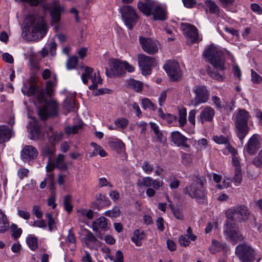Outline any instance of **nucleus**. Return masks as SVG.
<instances>
[{
  "instance_id": "obj_1",
  "label": "nucleus",
  "mask_w": 262,
  "mask_h": 262,
  "mask_svg": "<svg viewBox=\"0 0 262 262\" xmlns=\"http://www.w3.org/2000/svg\"><path fill=\"white\" fill-rule=\"evenodd\" d=\"M205 183L206 180L203 177L196 176L192 183L183 189V192L196 199L198 203L205 204L207 203L206 191L204 187Z\"/></svg>"
},
{
  "instance_id": "obj_2",
  "label": "nucleus",
  "mask_w": 262,
  "mask_h": 262,
  "mask_svg": "<svg viewBox=\"0 0 262 262\" xmlns=\"http://www.w3.org/2000/svg\"><path fill=\"white\" fill-rule=\"evenodd\" d=\"M249 112L244 109H240L235 115L234 124L236 133L239 139L242 141L249 132L248 121Z\"/></svg>"
},
{
  "instance_id": "obj_3",
  "label": "nucleus",
  "mask_w": 262,
  "mask_h": 262,
  "mask_svg": "<svg viewBox=\"0 0 262 262\" xmlns=\"http://www.w3.org/2000/svg\"><path fill=\"white\" fill-rule=\"evenodd\" d=\"M203 56L207 58L210 64L217 70L220 71L224 70L225 61L223 53L217 47L211 45L204 50Z\"/></svg>"
},
{
  "instance_id": "obj_4",
  "label": "nucleus",
  "mask_w": 262,
  "mask_h": 262,
  "mask_svg": "<svg viewBox=\"0 0 262 262\" xmlns=\"http://www.w3.org/2000/svg\"><path fill=\"white\" fill-rule=\"evenodd\" d=\"M28 32L31 33L34 39H41L46 34L47 28L42 18L36 20L34 16L30 17Z\"/></svg>"
},
{
  "instance_id": "obj_5",
  "label": "nucleus",
  "mask_w": 262,
  "mask_h": 262,
  "mask_svg": "<svg viewBox=\"0 0 262 262\" xmlns=\"http://www.w3.org/2000/svg\"><path fill=\"white\" fill-rule=\"evenodd\" d=\"M250 214L249 208L245 205H241L228 209L225 214L227 219L235 220L242 222L248 219Z\"/></svg>"
},
{
  "instance_id": "obj_6",
  "label": "nucleus",
  "mask_w": 262,
  "mask_h": 262,
  "mask_svg": "<svg viewBox=\"0 0 262 262\" xmlns=\"http://www.w3.org/2000/svg\"><path fill=\"white\" fill-rule=\"evenodd\" d=\"M235 220H229L226 221L224 232L226 238L232 244L235 245L237 242L243 240V237L238 231V227L235 223Z\"/></svg>"
},
{
  "instance_id": "obj_7",
  "label": "nucleus",
  "mask_w": 262,
  "mask_h": 262,
  "mask_svg": "<svg viewBox=\"0 0 262 262\" xmlns=\"http://www.w3.org/2000/svg\"><path fill=\"white\" fill-rule=\"evenodd\" d=\"M235 254L242 262H252L255 259V252L250 246L242 243L236 246Z\"/></svg>"
},
{
  "instance_id": "obj_8",
  "label": "nucleus",
  "mask_w": 262,
  "mask_h": 262,
  "mask_svg": "<svg viewBox=\"0 0 262 262\" xmlns=\"http://www.w3.org/2000/svg\"><path fill=\"white\" fill-rule=\"evenodd\" d=\"M119 12L126 26L129 30H132L138 19L135 10L131 6L126 5L121 7Z\"/></svg>"
},
{
  "instance_id": "obj_9",
  "label": "nucleus",
  "mask_w": 262,
  "mask_h": 262,
  "mask_svg": "<svg viewBox=\"0 0 262 262\" xmlns=\"http://www.w3.org/2000/svg\"><path fill=\"white\" fill-rule=\"evenodd\" d=\"M58 103L53 100L46 102L45 105L39 108L38 114L40 118L45 121L50 116H57L58 113Z\"/></svg>"
},
{
  "instance_id": "obj_10",
  "label": "nucleus",
  "mask_w": 262,
  "mask_h": 262,
  "mask_svg": "<svg viewBox=\"0 0 262 262\" xmlns=\"http://www.w3.org/2000/svg\"><path fill=\"white\" fill-rule=\"evenodd\" d=\"M163 68L171 81H177L181 80L182 73L178 62L175 60H168L163 66Z\"/></svg>"
},
{
  "instance_id": "obj_11",
  "label": "nucleus",
  "mask_w": 262,
  "mask_h": 262,
  "mask_svg": "<svg viewBox=\"0 0 262 262\" xmlns=\"http://www.w3.org/2000/svg\"><path fill=\"white\" fill-rule=\"evenodd\" d=\"M139 40L142 49L148 54L154 55L158 52V42L156 40L140 36Z\"/></svg>"
},
{
  "instance_id": "obj_12",
  "label": "nucleus",
  "mask_w": 262,
  "mask_h": 262,
  "mask_svg": "<svg viewBox=\"0 0 262 262\" xmlns=\"http://www.w3.org/2000/svg\"><path fill=\"white\" fill-rule=\"evenodd\" d=\"M138 60L142 74L145 76L150 75L151 67L156 64L155 59L150 56L140 54L138 56Z\"/></svg>"
},
{
  "instance_id": "obj_13",
  "label": "nucleus",
  "mask_w": 262,
  "mask_h": 262,
  "mask_svg": "<svg viewBox=\"0 0 262 262\" xmlns=\"http://www.w3.org/2000/svg\"><path fill=\"white\" fill-rule=\"evenodd\" d=\"M195 97L191 102L194 106L204 103L208 99V92L205 86H195L193 89Z\"/></svg>"
},
{
  "instance_id": "obj_14",
  "label": "nucleus",
  "mask_w": 262,
  "mask_h": 262,
  "mask_svg": "<svg viewBox=\"0 0 262 262\" xmlns=\"http://www.w3.org/2000/svg\"><path fill=\"white\" fill-rule=\"evenodd\" d=\"M111 71L110 72L108 69L106 68V74L107 76H112L113 75L121 77L125 74L124 69L123 62L118 59H113L110 60V62Z\"/></svg>"
},
{
  "instance_id": "obj_15",
  "label": "nucleus",
  "mask_w": 262,
  "mask_h": 262,
  "mask_svg": "<svg viewBox=\"0 0 262 262\" xmlns=\"http://www.w3.org/2000/svg\"><path fill=\"white\" fill-rule=\"evenodd\" d=\"M38 151L36 147L32 145H26L21 151V159L24 162H29L36 159L38 156Z\"/></svg>"
},
{
  "instance_id": "obj_16",
  "label": "nucleus",
  "mask_w": 262,
  "mask_h": 262,
  "mask_svg": "<svg viewBox=\"0 0 262 262\" xmlns=\"http://www.w3.org/2000/svg\"><path fill=\"white\" fill-rule=\"evenodd\" d=\"M181 26L191 43L195 42L198 39L199 34L197 28L188 23H182Z\"/></svg>"
},
{
  "instance_id": "obj_17",
  "label": "nucleus",
  "mask_w": 262,
  "mask_h": 262,
  "mask_svg": "<svg viewBox=\"0 0 262 262\" xmlns=\"http://www.w3.org/2000/svg\"><path fill=\"white\" fill-rule=\"evenodd\" d=\"M156 3L153 0H145V2H139L138 4V8L143 14L147 16L152 14Z\"/></svg>"
},
{
  "instance_id": "obj_18",
  "label": "nucleus",
  "mask_w": 262,
  "mask_h": 262,
  "mask_svg": "<svg viewBox=\"0 0 262 262\" xmlns=\"http://www.w3.org/2000/svg\"><path fill=\"white\" fill-rule=\"evenodd\" d=\"M260 148V143L256 135H253L249 140L244 149L249 154L252 155Z\"/></svg>"
},
{
  "instance_id": "obj_19",
  "label": "nucleus",
  "mask_w": 262,
  "mask_h": 262,
  "mask_svg": "<svg viewBox=\"0 0 262 262\" xmlns=\"http://www.w3.org/2000/svg\"><path fill=\"white\" fill-rule=\"evenodd\" d=\"M63 8L57 3H54L50 9V13L52 18V25H57L60 19L61 11Z\"/></svg>"
},
{
  "instance_id": "obj_20",
  "label": "nucleus",
  "mask_w": 262,
  "mask_h": 262,
  "mask_svg": "<svg viewBox=\"0 0 262 262\" xmlns=\"http://www.w3.org/2000/svg\"><path fill=\"white\" fill-rule=\"evenodd\" d=\"M171 140L174 144L178 146H183L189 148L190 146L186 143L187 138L182 135L179 132H173L171 134Z\"/></svg>"
},
{
  "instance_id": "obj_21",
  "label": "nucleus",
  "mask_w": 262,
  "mask_h": 262,
  "mask_svg": "<svg viewBox=\"0 0 262 262\" xmlns=\"http://www.w3.org/2000/svg\"><path fill=\"white\" fill-rule=\"evenodd\" d=\"M14 134L12 127L7 125H0V144L8 141Z\"/></svg>"
},
{
  "instance_id": "obj_22",
  "label": "nucleus",
  "mask_w": 262,
  "mask_h": 262,
  "mask_svg": "<svg viewBox=\"0 0 262 262\" xmlns=\"http://www.w3.org/2000/svg\"><path fill=\"white\" fill-rule=\"evenodd\" d=\"M215 115V111L212 107L207 106L200 113V119L203 124L204 122H211Z\"/></svg>"
},
{
  "instance_id": "obj_23",
  "label": "nucleus",
  "mask_w": 262,
  "mask_h": 262,
  "mask_svg": "<svg viewBox=\"0 0 262 262\" xmlns=\"http://www.w3.org/2000/svg\"><path fill=\"white\" fill-rule=\"evenodd\" d=\"M107 220L104 216H101L98 218L97 221L93 222L92 224V227L93 231L97 232L99 231V228L102 229L103 231H106L108 229L107 225Z\"/></svg>"
},
{
  "instance_id": "obj_24",
  "label": "nucleus",
  "mask_w": 262,
  "mask_h": 262,
  "mask_svg": "<svg viewBox=\"0 0 262 262\" xmlns=\"http://www.w3.org/2000/svg\"><path fill=\"white\" fill-rule=\"evenodd\" d=\"M155 20H165L166 17V11L163 7L159 5H156L152 14Z\"/></svg>"
},
{
  "instance_id": "obj_25",
  "label": "nucleus",
  "mask_w": 262,
  "mask_h": 262,
  "mask_svg": "<svg viewBox=\"0 0 262 262\" xmlns=\"http://www.w3.org/2000/svg\"><path fill=\"white\" fill-rule=\"evenodd\" d=\"M55 151L54 144H47L41 149L40 155L43 158L48 157V159L51 160V157L54 155Z\"/></svg>"
},
{
  "instance_id": "obj_26",
  "label": "nucleus",
  "mask_w": 262,
  "mask_h": 262,
  "mask_svg": "<svg viewBox=\"0 0 262 262\" xmlns=\"http://www.w3.org/2000/svg\"><path fill=\"white\" fill-rule=\"evenodd\" d=\"M145 237V234L144 231L137 229L134 231L133 235L131 237L132 241L135 243L136 246H140L142 245V240Z\"/></svg>"
},
{
  "instance_id": "obj_27",
  "label": "nucleus",
  "mask_w": 262,
  "mask_h": 262,
  "mask_svg": "<svg viewBox=\"0 0 262 262\" xmlns=\"http://www.w3.org/2000/svg\"><path fill=\"white\" fill-rule=\"evenodd\" d=\"M65 156L63 154H59L55 159V162L53 163L56 167L60 170H67L68 165L66 162H64Z\"/></svg>"
},
{
  "instance_id": "obj_28",
  "label": "nucleus",
  "mask_w": 262,
  "mask_h": 262,
  "mask_svg": "<svg viewBox=\"0 0 262 262\" xmlns=\"http://www.w3.org/2000/svg\"><path fill=\"white\" fill-rule=\"evenodd\" d=\"M108 144L111 148L115 149L118 154H121L125 151V144L120 140L110 141Z\"/></svg>"
},
{
  "instance_id": "obj_29",
  "label": "nucleus",
  "mask_w": 262,
  "mask_h": 262,
  "mask_svg": "<svg viewBox=\"0 0 262 262\" xmlns=\"http://www.w3.org/2000/svg\"><path fill=\"white\" fill-rule=\"evenodd\" d=\"M47 135L49 139V141L51 144H54V142H59L62 138V135L61 133H57L54 132L53 129L51 126L49 127V131L47 132Z\"/></svg>"
},
{
  "instance_id": "obj_30",
  "label": "nucleus",
  "mask_w": 262,
  "mask_h": 262,
  "mask_svg": "<svg viewBox=\"0 0 262 262\" xmlns=\"http://www.w3.org/2000/svg\"><path fill=\"white\" fill-rule=\"evenodd\" d=\"M205 4L210 14H215L217 16H219L220 8L214 2L211 0H206Z\"/></svg>"
},
{
  "instance_id": "obj_31",
  "label": "nucleus",
  "mask_w": 262,
  "mask_h": 262,
  "mask_svg": "<svg viewBox=\"0 0 262 262\" xmlns=\"http://www.w3.org/2000/svg\"><path fill=\"white\" fill-rule=\"evenodd\" d=\"M9 228V222L6 215L0 209V233H4Z\"/></svg>"
},
{
  "instance_id": "obj_32",
  "label": "nucleus",
  "mask_w": 262,
  "mask_h": 262,
  "mask_svg": "<svg viewBox=\"0 0 262 262\" xmlns=\"http://www.w3.org/2000/svg\"><path fill=\"white\" fill-rule=\"evenodd\" d=\"M75 106V99L72 97L67 98L64 101L63 108L69 112L74 111Z\"/></svg>"
},
{
  "instance_id": "obj_33",
  "label": "nucleus",
  "mask_w": 262,
  "mask_h": 262,
  "mask_svg": "<svg viewBox=\"0 0 262 262\" xmlns=\"http://www.w3.org/2000/svg\"><path fill=\"white\" fill-rule=\"evenodd\" d=\"M83 231L85 232L83 241L86 245H88L90 243H94L97 241L96 236L90 230L84 229Z\"/></svg>"
},
{
  "instance_id": "obj_34",
  "label": "nucleus",
  "mask_w": 262,
  "mask_h": 262,
  "mask_svg": "<svg viewBox=\"0 0 262 262\" xmlns=\"http://www.w3.org/2000/svg\"><path fill=\"white\" fill-rule=\"evenodd\" d=\"M39 88L36 86L34 82L32 81L28 89L27 92L22 89L21 91L24 95H26L29 97L34 96L37 92Z\"/></svg>"
},
{
  "instance_id": "obj_35",
  "label": "nucleus",
  "mask_w": 262,
  "mask_h": 262,
  "mask_svg": "<svg viewBox=\"0 0 262 262\" xmlns=\"http://www.w3.org/2000/svg\"><path fill=\"white\" fill-rule=\"evenodd\" d=\"M83 126V122H80L78 124L73 126H68L65 128V132L67 134L70 135L72 134H76L78 130L82 128Z\"/></svg>"
},
{
  "instance_id": "obj_36",
  "label": "nucleus",
  "mask_w": 262,
  "mask_h": 262,
  "mask_svg": "<svg viewBox=\"0 0 262 262\" xmlns=\"http://www.w3.org/2000/svg\"><path fill=\"white\" fill-rule=\"evenodd\" d=\"M169 206L172 212L173 215L176 219L181 221L183 220V214L181 209L176 208L171 203L169 204Z\"/></svg>"
},
{
  "instance_id": "obj_37",
  "label": "nucleus",
  "mask_w": 262,
  "mask_h": 262,
  "mask_svg": "<svg viewBox=\"0 0 262 262\" xmlns=\"http://www.w3.org/2000/svg\"><path fill=\"white\" fill-rule=\"evenodd\" d=\"M96 200L99 202V205L102 207L108 206L111 204V201L106 196L103 194H97L96 195Z\"/></svg>"
},
{
  "instance_id": "obj_38",
  "label": "nucleus",
  "mask_w": 262,
  "mask_h": 262,
  "mask_svg": "<svg viewBox=\"0 0 262 262\" xmlns=\"http://www.w3.org/2000/svg\"><path fill=\"white\" fill-rule=\"evenodd\" d=\"M27 243L32 250H35L38 248V239L35 236H29L27 239Z\"/></svg>"
},
{
  "instance_id": "obj_39",
  "label": "nucleus",
  "mask_w": 262,
  "mask_h": 262,
  "mask_svg": "<svg viewBox=\"0 0 262 262\" xmlns=\"http://www.w3.org/2000/svg\"><path fill=\"white\" fill-rule=\"evenodd\" d=\"M31 139L33 140H40L43 138L42 134L38 126H34L31 131Z\"/></svg>"
},
{
  "instance_id": "obj_40",
  "label": "nucleus",
  "mask_w": 262,
  "mask_h": 262,
  "mask_svg": "<svg viewBox=\"0 0 262 262\" xmlns=\"http://www.w3.org/2000/svg\"><path fill=\"white\" fill-rule=\"evenodd\" d=\"M93 72V69L86 67L84 69V72L81 75V79L83 83L86 84L88 82V79L91 78L92 76V74Z\"/></svg>"
},
{
  "instance_id": "obj_41",
  "label": "nucleus",
  "mask_w": 262,
  "mask_h": 262,
  "mask_svg": "<svg viewBox=\"0 0 262 262\" xmlns=\"http://www.w3.org/2000/svg\"><path fill=\"white\" fill-rule=\"evenodd\" d=\"M206 70L208 74L213 79H216L218 81H222L223 80V76L217 73V71H212L209 66L206 67Z\"/></svg>"
},
{
  "instance_id": "obj_42",
  "label": "nucleus",
  "mask_w": 262,
  "mask_h": 262,
  "mask_svg": "<svg viewBox=\"0 0 262 262\" xmlns=\"http://www.w3.org/2000/svg\"><path fill=\"white\" fill-rule=\"evenodd\" d=\"M142 107L144 110L150 108L155 111L157 108L156 106L148 98H143L142 100Z\"/></svg>"
},
{
  "instance_id": "obj_43",
  "label": "nucleus",
  "mask_w": 262,
  "mask_h": 262,
  "mask_svg": "<svg viewBox=\"0 0 262 262\" xmlns=\"http://www.w3.org/2000/svg\"><path fill=\"white\" fill-rule=\"evenodd\" d=\"M78 59L77 56L70 57L67 62V67L69 70L75 69L77 64Z\"/></svg>"
},
{
  "instance_id": "obj_44",
  "label": "nucleus",
  "mask_w": 262,
  "mask_h": 262,
  "mask_svg": "<svg viewBox=\"0 0 262 262\" xmlns=\"http://www.w3.org/2000/svg\"><path fill=\"white\" fill-rule=\"evenodd\" d=\"M71 196L70 195L65 196L64 198V208L69 213L73 210V206L71 203Z\"/></svg>"
},
{
  "instance_id": "obj_45",
  "label": "nucleus",
  "mask_w": 262,
  "mask_h": 262,
  "mask_svg": "<svg viewBox=\"0 0 262 262\" xmlns=\"http://www.w3.org/2000/svg\"><path fill=\"white\" fill-rule=\"evenodd\" d=\"M129 86L137 92H140L142 90V83L134 79H131L128 82Z\"/></svg>"
},
{
  "instance_id": "obj_46",
  "label": "nucleus",
  "mask_w": 262,
  "mask_h": 262,
  "mask_svg": "<svg viewBox=\"0 0 262 262\" xmlns=\"http://www.w3.org/2000/svg\"><path fill=\"white\" fill-rule=\"evenodd\" d=\"M11 230L12 232V236L14 239H17L19 237L22 233L21 229L17 228V225L14 224L11 225Z\"/></svg>"
},
{
  "instance_id": "obj_47",
  "label": "nucleus",
  "mask_w": 262,
  "mask_h": 262,
  "mask_svg": "<svg viewBox=\"0 0 262 262\" xmlns=\"http://www.w3.org/2000/svg\"><path fill=\"white\" fill-rule=\"evenodd\" d=\"M120 210L118 207H115L112 210L106 211L104 212V215L108 217H117L120 215Z\"/></svg>"
},
{
  "instance_id": "obj_48",
  "label": "nucleus",
  "mask_w": 262,
  "mask_h": 262,
  "mask_svg": "<svg viewBox=\"0 0 262 262\" xmlns=\"http://www.w3.org/2000/svg\"><path fill=\"white\" fill-rule=\"evenodd\" d=\"M36 94V99L39 103L47 102V100L45 98V92L44 90L39 89H38V91Z\"/></svg>"
},
{
  "instance_id": "obj_49",
  "label": "nucleus",
  "mask_w": 262,
  "mask_h": 262,
  "mask_svg": "<svg viewBox=\"0 0 262 262\" xmlns=\"http://www.w3.org/2000/svg\"><path fill=\"white\" fill-rule=\"evenodd\" d=\"M179 118L178 121L180 126H183L186 122V109H183L179 111Z\"/></svg>"
},
{
  "instance_id": "obj_50",
  "label": "nucleus",
  "mask_w": 262,
  "mask_h": 262,
  "mask_svg": "<svg viewBox=\"0 0 262 262\" xmlns=\"http://www.w3.org/2000/svg\"><path fill=\"white\" fill-rule=\"evenodd\" d=\"M128 124V121L125 118H118L115 121V124L118 128L124 129Z\"/></svg>"
},
{
  "instance_id": "obj_51",
  "label": "nucleus",
  "mask_w": 262,
  "mask_h": 262,
  "mask_svg": "<svg viewBox=\"0 0 262 262\" xmlns=\"http://www.w3.org/2000/svg\"><path fill=\"white\" fill-rule=\"evenodd\" d=\"M182 162L184 165H189L192 161V156L191 154L182 152L181 155Z\"/></svg>"
},
{
  "instance_id": "obj_52",
  "label": "nucleus",
  "mask_w": 262,
  "mask_h": 262,
  "mask_svg": "<svg viewBox=\"0 0 262 262\" xmlns=\"http://www.w3.org/2000/svg\"><path fill=\"white\" fill-rule=\"evenodd\" d=\"M233 180L235 183H240L242 180L241 168H235L234 175Z\"/></svg>"
},
{
  "instance_id": "obj_53",
  "label": "nucleus",
  "mask_w": 262,
  "mask_h": 262,
  "mask_svg": "<svg viewBox=\"0 0 262 262\" xmlns=\"http://www.w3.org/2000/svg\"><path fill=\"white\" fill-rule=\"evenodd\" d=\"M252 163L256 167H262V149L259 151L257 156L253 160Z\"/></svg>"
},
{
  "instance_id": "obj_54",
  "label": "nucleus",
  "mask_w": 262,
  "mask_h": 262,
  "mask_svg": "<svg viewBox=\"0 0 262 262\" xmlns=\"http://www.w3.org/2000/svg\"><path fill=\"white\" fill-rule=\"evenodd\" d=\"M251 80L254 83H260L262 81V77L253 70L251 69Z\"/></svg>"
},
{
  "instance_id": "obj_55",
  "label": "nucleus",
  "mask_w": 262,
  "mask_h": 262,
  "mask_svg": "<svg viewBox=\"0 0 262 262\" xmlns=\"http://www.w3.org/2000/svg\"><path fill=\"white\" fill-rule=\"evenodd\" d=\"M45 216L48 219V225L49 230L51 231L53 229L54 226L55 224V221L53 218L52 214L50 213H46Z\"/></svg>"
},
{
  "instance_id": "obj_56",
  "label": "nucleus",
  "mask_w": 262,
  "mask_h": 262,
  "mask_svg": "<svg viewBox=\"0 0 262 262\" xmlns=\"http://www.w3.org/2000/svg\"><path fill=\"white\" fill-rule=\"evenodd\" d=\"M152 183L153 179L151 177H146L142 179V181L140 183V185L146 187H149L151 186ZM138 185H140L139 183H138Z\"/></svg>"
},
{
  "instance_id": "obj_57",
  "label": "nucleus",
  "mask_w": 262,
  "mask_h": 262,
  "mask_svg": "<svg viewBox=\"0 0 262 262\" xmlns=\"http://www.w3.org/2000/svg\"><path fill=\"white\" fill-rule=\"evenodd\" d=\"M213 139L214 141L219 144H227L228 142V140L227 138L222 135L221 136H214L213 137Z\"/></svg>"
},
{
  "instance_id": "obj_58",
  "label": "nucleus",
  "mask_w": 262,
  "mask_h": 262,
  "mask_svg": "<svg viewBox=\"0 0 262 262\" xmlns=\"http://www.w3.org/2000/svg\"><path fill=\"white\" fill-rule=\"evenodd\" d=\"M142 168L144 171L147 174L151 173L154 170L153 166L150 164L147 161H144L143 162Z\"/></svg>"
},
{
  "instance_id": "obj_59",
  "label": "nucleus",
  "mask_w": 262,
  "mask_h": 262,
  "mask_svg": "<svg viewBox=\"0 0 262 262\" xmlns=\"http://www.w3.org/2000/svg\"><path fill=\"white\" fill-rule=\"evenodd\" d=\"M50 53L51 56L55 55V51L56 50L57 45L54 39H51L48 44Z\"/></svg>"
},
{
  "instance_id": "obj_60",
  "label": "nucleus",
  "mask_w": 262,
  "mask_h": 262,
  "mask_svg": "<svg viewBox=\"0 0 262 262\" xmlns=\"http://www.w3.org/2000/svg\"><path fill=\"white\" fill-rule=\"evenodd\" d=\"M29 172V170L28 169L21 168L18 170L17 174L19 179L22 180L25 177H28Z\"/></svg>"
},
{
  "instance_id": "obj_61",
  "label": "nucleus",
  "mask_w": 262,
  "mask_h": 262,
  "mask_svg": "<svg viewBox=\"0 0 262 262\" xmlns=\"http://www.w3.org/2000/svg\"><path fill=\"white\" fill-rule=\"evenodd\" d=\"M54 83L51 81H48L46 83V92L47 94L51 97L53 92Z\"/></svg>"
},
{
  "instance_id": "obj_62",
  "label": "nucleus",
  "mask_w": 262,
  "mask_h": 262,
  "mask_svg": "<svg viewBox=\"0 0 262 262\" xmlns=\"http://www.w3.org/2000/svg\"><path fill=\"white\" fill-rule=\"evenodd\" d=\"M80 212L82 216H86L89 220L93 218V211L92 209H83Z\"/></svg>"
},
{
  "instance_id": "obj_63",
  "label": "nucleus",
  "mask_w": 262,
  "mask_h": 262,
  "mask_svg": "<svg viewBox=\"0 0 262 262\" xmlns=\"http://www.w3.org/2000/svg\"><path fill=\"white\" fill-rule=\"evenodd\" d=\"M179 242L181 246L186 247L190 243L189 238L186 235H181L179 238Z\"/></svg>"
},
{
  "instance_id": "obj_64",
  "label": "nucleus",
  "mask_w": 262,
  "mask_h": 262,
  "mask_svg": "<svg viewBox=\"0 0 262 262\" xmlns=\"http://www.w3.org/2000/svg\"><path fill=\"white\" fill-rule=\"evenodd\" d=\"M2 58L5 62L9 63H12L14 61L12 56L8 53H5L2 55Z\"/></svg>"
}]
</instances>
